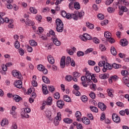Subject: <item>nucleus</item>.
<instances>
[{"mask_svg":"<svg viewBox=\"0 0 129 129\" xmlns=\"http://www.w3.org/2000/svg\"><path fill=\"white\" fill-rule=\"evenodd\" d=\"M73 67H75V61L74 59H71L70 56H68L66 58L65 56H62L60 59V66L61 68H65V66H69L70 64Z\"/></svg>","mask_w":129,"mask_h":129,"instance_id":"obj_1","label":"nucleus"},{"mask_svg":"<svg viewBox=\"0 0 129 129\" xmlns=\"http://www.w3.org/2000/svg\"><path fill=\"white\" fill-rule=\"evenodd\" d=\"M89 71H86L85 76H83L81 77L82 84L84 87H87L88 85H91L90 84V81L89 80Z\"/></svg>","mask_w":129,"mask_h":129,"instance_id":"obj_2","label":"nucleus"},{"mask_svg":"<svg viewBox=\"0 0 129 129\" xmlns=\"http://www.w3.org/2000/svg\"><path fill=\"white\" fill-rule=\"evenodd\" d=\"M56 31L58 33H62L63 32V29L64 28V25L63 22L60 19H57L56 20Z\"/></svg>","mask_w":129,"mask_h":129,"instance_id":"obj_3","label":"nucleus"},{"mask_svg":"<svg viewBox=\"0 0 129 129\" xmlns=\"http://www.w3.org/2000/svg\"><path fill=\"white\" fill-rule=\"evenodd\" d=\"M53 102H52V97H48L46 101L43 102L42 104V109L45 108V106L46 105H52Z\"/></svg>","mask_w":129,"mask_h":129,"instance_id":"obj_4","label":"nucleus"},{"mask_svg":"<svg viewBox=\"0 0 129 129\" xmlns=\"http://www.w3.org/2000/svg\"><path fill=\"white\" fill-rule=\"evenodd\" d=\"M61 120V113L58 112L57 113V116L55 117L54 119L53 124L55 126H58L59 125V121Z\"/></svg>","mask_w":129,"mask_h":129,"instance_id":"obj_5","label":"nucleus"},{"mask_svg":"<svg viewBox=\"0 0 129 129\" xmlns=\"http://www.w3.org/2000/svg\"><path fill=\"white\" fill-rule=\"evenodd\" d=\"M80 38L82 41H84V42L87 41V40L92 39L91 36H90L89 34L87 33H85L83 34V35H81L80 36Z\"/></svg>","mask_w":129,"mask_h":129,"instance_id":"obj_6","label":"nucleus"},{"mask_svg":"<svg viewBox=\"0 0 129 129\" xmlns=\"http://www.w3.org/2000/svg\"><path fill=\"white\" fill-rule=\"evenodd\" d=\"M73 88H74L75 90H73V93L74 94H75L76 96H80V92L78 91L79 90V89H80L79 86H78V85L76 84L73 86Z\"/></svg>","mask_w":129,"mask_h":129,"instance_id":"obj_7","label":"nucleus"},{"mask_svg":"<svg viewBox=\"0 0 129 129\" xmlns=\"http://www.w3.org/2000/svg\"><path fill=\"white\" fill-rule=\"evenodd\" d=\"M89 79L90 80V83L91 85L92 84V81L94 82V83H96L97 82V80L95 78V77L93 75H91V74L89 72Z\"/></svg>","mask_w":129,"mask_h":129,"instance_id":"obj_8","label":"nucleus"},{"mask_svg":"<svg viewBox=\"0 0 129 129\" xmlns=\"http://www.w3.org/2000/svg\"><path fill=\"white\" fill-rule=\"evenodd\" d=\"M112 118L114 122L119 123L120 122V117L117 115L116 113H113L112 115Z\"/></svg>","mask_w":129,"mask_h":129,"instance_id":"obj_9","label":"nucleus"},{"mask_svg":"<svg viewBox=\"0 0 129 129\" xmlns=\"http://www.w3.org/2000/svg\"><path fill=\"white\" fill-rule=\"evenodd\" d=\"M16 109H17V107L13 106L10 110V114L12 115L13 117H14L15 118L17 117V112L16 111Z\"/></svg>","mask_w":129,"mask_h":129,"instance_id":"obj_10","label":"nucleus"},{"mask_svg":"<svg viewBox=\"0 0 129 129\" xmlns=\"http://www.w3.org/2000/svg\"><path fill=\"white\" fill-rule=\"evenodd\" d=\"M14 84L15 87H17V88H19V89H21V88L23 87V82L21 80L16 81Z\"/></svg>","mask_w":129,"mask_h":129,"instance_id":"obj_11","label":"nucleus"},{"mask_svg":"<svg viewBox=\"0 0 129 129\" xmlns=\"http://www.w3.org/2000/svg\"><path fill=\"white\" fill-rule=\"evenodd\" d=\"M51 39L53 43L54 44V45H55V46H60V45H61V42L58 40L57 36L52 37Z\"/></svg>","mask_w":129,"mask_h":129,"instance_id":"obj_12","label":"nucleus"},{"mask_svg":"<svg viewBox=\"0 0 129 129\" xmlns=\"http://www.w3.org/2000/svg\"><path fill=\"white\" fill-rule=\"evenodd\" d=\"M98 107L101 109V110H102V111H104V110H106V108L107 107L105 105V104H104V103L100 102L98 104Z\"/></svg>","mask_w":129,"mask_h":129,"instance_id":"obj_13","label":"nucleus"},{"mask_svg":"<svg viewBox=\"0 0 129 129\" xmlns=\"http://www.w3.org/2000/svg\"><path fill=\"white\" fill-rule=\"evenodd\" d=\"M12 74L14 77H16V78H18V79H21L22 78V75H21V73L17 71H14L12 72Z\"/></svg>","mask_w":129,"mask_h":129,"instance_id":"obj_14","label":"nucleus"},{"mask_svg":"<svg viewBox=\"0 0 129 129\" xmlns=\"http://www.w3.org/2000/svg\"><path fill=\"white\" fill-rule=\"evenodd\" d=\"M57 106L59 108H63V106H64V101L62 100H59L56 102Z\"/></svg>","mask_w":129,"mask_h":129,"instance_id":"obj_15","label":"nucleus"},{"mask_svg":"<svg viewBox=\"0 0 129 129\" xmlns=\"http://www.w3.org/2000/svg\"><path fill=\"white\" fill-rule=\"evenodd\" d=\"M47 59L50 64H54V63H55V60L54 59V57H53L52 55H49L47 56Z\"/></svg>","mask_w":129,"mask_h":129,"instance_id":"obj_16","label":"nucleus"},{"mask_svg":"<svg viewBox=\"0 0 129 129\" xmlns=\"http://www.w3.org/2000/svg\"><path fill=\"white\" fill-rule=\"evenodd\" d=\"M99 78L101 79H107L109 77V74H101L99 76Z\"/></svg>","mask_w":129,"mask_h":129,"instance_id":"obj_17","label":"nucleus"},{"mask_svg":"<svg viewBox=\"0 0 129 129\" xmlns=\"http://www.w3.org/2000/svg\"><path fill=\"white\" fill-rule=\"evenodd\" d=\"M82 121L85 124H90V120L88 119L87 117H85L82 119Z\"/></svg>","mask_w":129,"mask_h":129,"instance_id":"obj_18","label":"nucleus"},{"mask_svg":"<svg viewBox=\"0 0 129 129\" xmlns=\"http://www.w3.org/2000/svg\"><path fill=\"white\" fill-rule=\"evenodd\" d=\"M9 124V120L7 119H3L1 121L2 126H5V125H8Z\"/></svg>","mask_w":129,"mask_h":129,"instance_id":"obj_19","label":"nucleus"},{"mask_svg":"<svg viewBox=\"0 0 129 129\" xmlns=\"http://www.w3.org/2000/svg\"><path fill=\"white\" fill-rule=\"evenodd\" d=\"M75 116L76 117H77V120L78 121H80V118L81 117V112H80V111H77L76 112V114H75Z\"/></svg>","mask_w":129,"mask_h":129,"instance_id":"obj_20","label":"nucleus"},{"mask_svg":"<svg viewBox=\"0 0 129 129\" xmlns=\"http://www.w3.org/2000/svg\"><path fill=\"white\" fill-rule=\"evenodd\" d=\"M128 44V43L127 42V40H126V39H122L120 41V45L121 46H122V47L127 46Z\"/></svg>","mask_w":129,"mask_h":129,"instance_id":"obj_21","label":"nucleus"},{"mask_svg":"<svg viewBox=\"0 0 129 129\" xmlns=\"http://www.w3.org/2000/svg\"><path fill=\"white\" fill-rule=\"evenodd\" d=\"M6 15V13L4 12L0 13V21H1V24H4L5 23V19H4V16Z\"/></svg>","mask_w":129,"mask_h":129,"instance_id":"obj_22","label":"nucleus"},{"mask_svg":"<svg viewBox=\"0 0 129 129\" xmlns=\"http://www.w3.org/2000/svg\"><path fill=\"white\" fill-rule=\"evenodd\" d=\"M13 98L16 102H19L20 100H22V98L18 95H14Z\"/></svg>","mask_w":129,"mask_h":129,"instance_id":"obj_23","label":"nucleus"},{"mask_svg":"<svg viewBox=\"0 0 129 129\" xmlns=\"http://www.w3.org/2000/svg\"><path fill=\"white\" fill-rule=\"evenodd\" d=\"M42 91L44 94H48V89L46 85H42Z\"/></svg>","mask_w":129,"mask_h":129,"instance_id":"obj_24","label":"nucleus"},{"mask_svg":"<svg viewBox=\"0 0 129 129\" xmlns=\"http://www.w3.org/2000/svg\"><path fill=\"white\" fill-rule=\"evenodd\" d=\"M25 24L27 26H34L35 25V23L29 19H27Z\"/></svg>","mask_w":129,"mask_h":129,"instance_id":"obj_25","label":"nucleus"},{"mask_svg":"<svg viewBox=\"0 0 129 129\" xmlns=\"http://www.w3.org/2000/svg\"><path fill=\"white\" fill-rule=\"evenodd\" d=\"M63 99V100L67 102H71V98L67 95H64Z\"/></svg>","mask_w":129,"mask_h":129,"instance_id":"obj_26","label":"nucleus"},{"mask_svg":"<svg viewBox=\"0 0 129 129\" xmlns=\"http://www.w3.org/2000/svg\"><path fill=\"white\" fill-rule=\"evenodd\" d=\"M90 108L91 110V111H93V112H95L97 113L98 112V108L96 107H94L93 106H90Z\"/></svg>","mask_w":129,"mask_h":129,"instance_id":"obj_27","label":"nucleus"},{"mask_svg":"<svg viewBox=\"0 0 129 129\" xmlns=\"http://www.w3.org/2000/svg\"><path fill=\"white\" fill-rule=\"evenodd\" d=\"M42 80L44 83H46V84H49L50 83V80L47 77L43 76L42 77Z\"/></svg>","mask_w":129,"mask_h":129,"instance_id":"obj_28","label":"nucleus"},{"mask_svg":"<svg viewBox=\"0 0 129 129\" xmlns=\"http://www.w3.org/2000/svg\"><path fill=\"white\" fill-rule=\"evenodd\" d=\"M111 53L113 56H116L117 52H116V50L114 48V47L112 46L111 47Z\"/></svg>","mask_w":129,"mask_h":129,"instance_id":"obj_29","label":"nucleus"},{"mask_svg":"<svg viewBox=\"0 0 129 129\" xmlns=\"http://www.w3.org/2000/svg\"><path fill=\"white\" fill-rule=\"evenodd\" d=\"M72 18L75 20V21H77V20L79 19L77 12H75L74 14H72Z\"/></svg>","mask_w":129,"mask_h":129,"instance_id":"obj_30","label":"nucleus"},{"mask_svg":"<svg viewBox=\"0 0 129 129\" xmlns=\"http://www.w3.org/2000/svg\"><path fill=\"white\" fill-rule=\"evenodd\" d=\"M104 36L105 38H106L107 39H108L111 37V33L109 32V31H106L104 33Z\"/></svg>","mask_w":129,"mask_h":129,"instance_id":"obj_31","label":"nucleus"},{"mask_svg":"<svg viewBox=\"0 0 129 129\" xmlns=\"http://www.w3.org/2000/svg\"><path fill=\"white\" fill-rule=\"evenodd\" d=\"M63 121L66 123H72L73 122V120L69 118H66L63 119Z\"/></svg>","mask_w":129,"mask_h":129,"instance_id":"obj_32","label":"nucleus"},{"mask_svg":"<svg viewBox=\"0 0 129 129\" xmlns=\"http://www.w3.org/2000/svg\"><path fill=\"white\" fill-rule=\"evenodd\" d=\"M73 75L74 77L76 78H79V77H80V76H81V74H80V73H79L78 72H75L73 73Z\"/></svg>","mask_w":129,"mask_h":129,"instance_id":"obj_33","label":"nucleus"},{"mask_svg":"<svg viewBox=\"0 0 129 129\" xmlns=\"http://www.w3.org/2000/svg\"><path fill=\"white\" fill-rule=\"evenodd\" d=\"M29 10L32 14H36L37 13H38L37 9L34 7H30Z\"/></svg>","mask_w":129,"mask_h":129,"instance_id":"obj_34","label":"nucleus"},{"mask_svg":"<svg viewBox=\"0 0 129 129\" xmlns=\"http://www.w3.org/2000/svg\"><path fill=\"white\" fill-rule=\"evenodd\" d=\"M112 91H113L112 89H108L107 90V92L108 93V95L110 97H113V94H112Z\"/></svg>","mask_w":129,"mask_h":129,"instance_id":"obj_35","label":"nucleus"},{"mask_svg":"<svg viewBox=\"0 0 129 129\" xmlns=\"http://www.w3.org/2000/svg\"><path fill=\"white\" fill-rule=\"evenodd\" d=\"M77 13H78V16L79 17V19H81V18L83 17V16H84L85 15V13L83 11H81L80 12H77Z\"/></svg>","mask_w":129,"mask_h":129,"instance_id":"obj_36","label":"nucleus"},{"mask_svg":"<svg viewBox=\"0 0 129 129\" xmlns=\"http://www.w3.org/2000/svg\"><path fill=\"white\" fill-rule=\"evenodd\" d=\"M29 44L31 46H32L33 47H36V46H37V42H36V41H35V40H31L29 41Z\"/></svg>","mask_w":129,"mask_h":129,"instance_id":"obj_37","label":"nucleus"},{"mask_svg":"<svg viewBox=\"0 0 129 129\" xmlns=\"http://www.w3.org/2000/svg\"><path fill=\"white\" fill-rule=\"evenodd\" d=\"M92 40H93V42L95 44H99L100 43V40L98 39L97 37H93L92 38Z\"/></svg>","mask_w":129,"mask_h":129,"instance_id":"obj_38","label":"nucleus"},{"mask_svg":"<svg viewBox=\"0 0 129 129\" xmlns=\"http://www.w3.org/2000/svg\"><path fill=\"white\" fill-rule=\"evenodd\" d=\"M74 8L76 10H80V4L78 2L74 3Z\"/></svg>","mask_w":129,"mask_h":129,"instance_id":"obj_39","label":"nucleus"},{"mask_svg":"<svg viewBox=\"0 0 129 129\" xmlns=\"http://www.w3.org/2000/svg\"><path fill=\"white\" fill-rule=\"evenodd\" d=\"M112 67H113V68H114L115 69H118V68H121V65L118 64L116 63H113L112 64Z\"/></svg>","mask_w":129,"mask_h":129,"instance_id":"obj_40","label":"nucleus"},{"mask_svg":"<svg viewBox=\"0 0 129 129\" xmlns=\"http://www.w3.org/2000/svg\"><path fill=\"white\" fill-rule=\"evenodd\" d=\"M86 26L89 29H94V25L89 22L86 23Z\"/></svg>","mask_w":129,"mask_h":129,"instance_id":"obj_41","label":"nucleus"},{"mask_svg":"<svg viewBox=\"0 0 129 129\" xmlns=\"http://www.w3.org/2000/svg\"><path fill=\"white\" fill-rule=\"evenodd\" d=\"M106 63L107 62H105V61L104 60H102V61H100L99 63H98V65L100 67H104V66H105V65H106Z\"/></svg>","mask_w":129,"mask_h":129,"instance_id":"obj_42","label":"nucleus"},{"mask_svg":"<svg viewBox=\"0 0 129 129\" xmlns=\"http://www.w3.org/2000/svg\"><path fill=\"white\" fill-rule=\"evenodd\" d=\"M99 49L102 52L103 51H105V50H106V47H105V45L103 44H100Z\"/></svg>","mask_w":129,"mask_h":129,"instance_id":"obj_43","label":"nucleus"},{"mask_svg":"<svg viewBox=\"0 0 129 129\" xmlns=\"http://www.w3.org/2000/svg\"><path fill=\"white\" fill-rule=\"evenodd\" d=\"M81 99L83 102H86L87 101V97L85 95H83L81 97Z\"/></svg>","mask_w":129,"mask_h":129,"instance_id":"obj_44","label":"nucleus"},{"mask_svg":"<svg viewBox=\"0 0 129 129\" xmlns=\"http://www.w3.org/2000/svg\"><path fill=\"white\" fill-rule=\"evenodd\" d=\"M45 113L47 118H50V117H51V115H52V113L51 112V111H46L45 112Z\"/></svg>","mask_w":129,"mask_h":129,"instance_id":"obj_45","label":"nucleus"},{"mask_svg":"<svg viewBox=\"0 0 129 129\" xmlns=\"http://www.w3.org/2000/svg\"><path fill=\"white\" fill-rule=\"evenodd\" d=\"M45 68V67H44L43 65L42 64H39L37 66V69L38 70H39V71H42L43 70H44V69Z\"/></svg>","mask_w":129,"mask_h":129,"instance_id":"obj_46","label":"nucleus"},{"mask_svg":"<svg viewBox=\"0 0 129 129\" xmlns=\"http://www.w3.org/2000/svg\"><path fill=\"white\" fill-rule=\"evenodd\" d=\"M107 11L108 13L111 14V13H114V11H115V9H114V8H112V7H108Z\"/></svg>","mask_w":129,"mask_h":129,"instance_id":"obj_47","label":"nucleus"},{"mask_svg":"<svg viewBox=\"0 0 129 129\" xmlns=\"http://www.w3.org/2000/svg\"><path fill=\"white\" fill-rule=\"evenodd\" d=\"M77 55L78 57H81L82 56H84V52H83V51H79L77 52Z\"/></svg>","mask_w":129,"mask_h":129,"instance_id":"obj_48","label":"nucleus"},{"mask_svg":"<svg viewBox=\"0 0 129 129\" xmlns=\"http://www.w3.org/2000/svg\"><path fill=\"white\" fill-rule=\"evenodd\" d=\"M18 52L20 54V55H21V56H23V55H24V54H25V51L23 50V48H19L18 49Z\"/></svg>","mask_w":129,"mask_h":129,"instance_id":"obj_49","label":"nucleus"},{"mask_svg":"<svg viewBox=\"0 0 129 129\" xmlns=\"http://www.w3.org/2000/svg\"><path fill=\"white\" fill-rule=\"evenodd\" d=\"M121 73L123 76H127L128 75V72L125 70L122 71Z\"/></svg>","mask_w":129,"mask_h":129,"instance_id":"obj_50","label":"nucleus"},{"mask_svg":"<svg viewBox=\"0 0 129 129\" xmlns=\"http://www.w3.org/2000/svg\"><path fill=\"white\" fill-rule=\"evenodd\" d=\"M73 80V77H72V76H67L66 77V81H71L72 80Z\"/></svg>","mask_w":129,"mask_h":129,"instance_id":"obj_51","label":"nucleus"},{"mask_svg":"<svg viewBox=\"0 0 129 129\" xmlns=\"http://www.w3.org/2000/svg\"><path fill=\"white\" fill-rule=\"evenodd\" d=\"M114 1V0H107L105 2V5L106 6H109V5H111V4H112Z\"/></svg>","mask_w":129,"mask_h":129,"instance_id":"obj_52","label":"nucleus"},{"mask_svg":"<svg viewBox=\"0 0 129 129\" xmlns=\"http://www.w3.org/2000/svg\"><path fill=\"white\" fill-rule=\"evenodd\" d=\"M42 13H48V12H50V8L48 7H46L44 8H43L42 10Z\"/></svg>","mask_w":129,"mask_h":129,"instance_id":"obj_53","label":"nucleus"},{"mask_svg":"<svg viewBox=\"0 0 129 129\" xmlns=\"http://www.w3.org/2000/svg\"><path fill=\"white\" fill-rule=\"evenodd\" d=\"M122 80H123V82H124V83H125L126 82H129V78L127 76H125V77H123Z\"/></svg>","mask_w":129,"mask_h":129,"instance_id":"obj_54","label":"nucleus"},{"mask_svg":"<svg viewBox=\"0 0 129 129\" xmlns=\"http://www.w3.org/2000/svg\"><path fill=\"white\" fill-rule=\"evenodd\" d=\"M110 77L111 79H112L113 81H116V80H118V77H117V76H111Z\"/></svg>","mask_w":129,"mask_h":129,"instance_id":"obj_55","label":"nucleus"},{"mask_svg":"<svg viewBox=\"0 0 129 129\" xmlns=\"http://www.w3.org/2000/svg\"><path fill=\"white\" fill-rule=\"evenodd\" d=\"M15 47L16 49H19L20 47V42L18 41L15 42Z\"/></svg>","mask_w":129,"mask_h":129,"instance_id":"obj_56","label":"nucleus"},{"mask_svg":"<svg viewBox=\"0 0 129 129\" xmlns=\"http://www.w3.org/2000/svg\"><path fill=\"white\" fill-rule=\"evenodd\" d=\"M27 50L28 52H29L30 53L33 52V48L30 45L27 46Z\"/></svg>","mask_w":129,"mask_h":129,"instance_id":"obj_57","label":"nucleus"},{"mask_svg":"<svg viewBox=\"0 0 129 129\" xmlns=\"http://www.w3.org/2000/svg\"><path fill=\"white\" fill-rule=\"evenodd\" d=\"M89 96L92 99H94V98H95V93H94L93 92H91V93L89 94Z\"/></svg>","mask_w":129,"mask_h":129,"instance_id":"obj_58","label":"nucleus"},{"mask_svg":"<svg viewBox=\"0 0 129 129\" xmlns=\"http://www.w3.org/2000/svg\"><path fill=\"white\" fill-rule=\"evenodd\" d=\"M88 63L89 65H90L91 66H94L96 64L95 61L93 60H88Z\"/></svg>","mask_w":129,"mask_h":129,"instance_id":"obj_59","label":"nucleus"},{"mask_svg":"<svg viewBox=\"0 0 129 129\" xmlns=\"http://www.w3.org/2000/svg\"><path fill=\"white\" fill-rule=\"evenodd\" d=\"M54 98L55 99H59L60 98V94L58 92L55 93L54 95Z\"/></svg>","mask_w":129,"mask_h":129,"instance_id":"obj_60","label":"nucleus"},{"mask_svg":"<svg viewBox=\"0 0 129 129\" xmlns=\"http://www.w3.org/2000/svg\"><path fill=\"white\" fill-rule=\"evenodd\" d=\"M87 115L91 120H93V115H92V114H91V113H88V114H87Z\"/></svg>","mask_w":129,"mask_h":129,"instance_id":"obj_61","label":"nucleus"},{"mask_svg":"<svg viewBox=\"0 0 129 129\" xmlns=\"http://www.w3.org/2000/svg\"><path fill=\"white\" fill-rule=\"evenodd\" d=\"M48 90L51 92H53L55 91V88L53 86H48Z\"/></svg>","mask_w":129,"mask_h":129,"instance_id":"obj_62","label":"nucleus"},{"mask_svg":"<svg viewBox=\"0 0 129 129\" xmlns=\"http://www.w3.org/2000/svg\"><path fill=\"white\" fill-rule=\"evenodd\" d=\"M97 17L99 20H103V19H104V15L101 14H98Z\"/></svg>","mask_w":129,"mask_h":129,"instance_id":"obj_63","label":"nucleus"},{"mask_svg":"<svg viewBox=\"0 0 129 129\" xmlns=\"http://www.w3.org/2000/svg\"><path fill=\"white\" fill-rule=\"evenodd\" d=\"M92 51H93V48H88L85 51V54H88L92 52Z\"/></svg>","mask_w":129,"mask_h":129,"instance_id":"obj_64","label":"nucleus"}]
</instances>
